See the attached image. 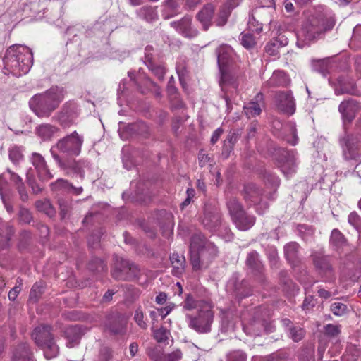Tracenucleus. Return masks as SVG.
Masks as SVG:
<instances>
[{
	"label": "nucleus",
	"mask_w": 361,
	"mask_h": 361,
	"mask_svg": "<svg viewBox=\"0 0 361 361\" xmlns=\"http://www.w3.org/2000/svg\"><path fill=\"white\" fill-rule=\"evenodd\" d=\"M84 137L75 130L59 139L51 147V154L52 157L58 166L66 174L77 173L82 177V167L85 165V161H75L70 158L63 159L56 152V150L69 156H78L81 152Z\"/></svg>",
	"instance_id": "1"
},
{
	"label": "nucleus",
	"mask_w": 361,
	"mask_h": 361,
	"mask_svg": "<svg viewBox=\"0 0 361 361\" xmlns=\"http://www.w3.org/2000/svg\"><path fill=\"white\" fill-rule=\"evenodd\" d=\"M190 263L195 271L207 269L218 255L216 245L201 233H195L190 241Z\"/></svg>",
	"instance_id": "2"
},
{
	"label": "nucleus",
	"mask_w": 361,
	"mask_h": 361,
	"mask_svg": "<svg viewBox=\"0 0 361 361\" xmlns=\"http://www.w3.org/2000/svg\"><path fill=\"white\" fill-rule=\"evenodd\" d=\"M64 98L63 90L52 87L42 94H35L30 101V106L39 118H49Z\"/></svg>",
	"instance_id": "3"
},
{
	"label": "nucleus",
	"mask_w": 361,
	"mask_h": 361,
	"mask_svg": "<svg viewBox=\"0 0 361 361\" xmlns=\"http://www.w3.org/2000/svg\"><path fill=\"white\" fill-rule=\"evenodd\" d=\"M335 25L334 18L324 14L310 16L302 25L300 37L306 42H310L322 37Z\"/></svg>",
	"instance_id": "4"
},
{
	"label": "nucleus",
	"mask_w": 361,
	"mask_h": 361,
	"mask_svg": "<svg viewBox=\"0 0 361 361\" xmlns=\"http://www.w3.org/2000/svg\"><path fill=\"white\" fill-rule=\"evenodd\" d=\"M4 62L13 71L25 74L33 64V54L26 46L13 45L7 49Z\"/></svg>",
	"instance_id": "5"
},
{
	"label": "nucleus",
	"mask_w": 361,
	"mask_h": 361,
	"mask_svg": "<svg viewBox=\"0 0 361 361\" xmlns=\"http://www.w3.org/2000/svg\"><path fill=\"white\" fill-rule=\"evenodd\" d=\"M51 330V327L49 325L42 324L37 326L32 334V339L36 345L44 350L47 359L54 358L59 353V347L55 343Z\"/></svg>",
	"instance_id": "6"
},
{
	"label": "nucleus",
	"mask_w": 361,
	"mask_h": 361,
	"mask_svg": "<svg viewBox=\"0 0 361 361\" xmlns=\"http://www.w3.org/2000/svg\"><path fill=\"white\" fill-rule=\"evenodd\" d=\"M212 303L199 310L196 314H186L188 326L199 334H207L212 330L214 314Z\"/></svg>",
	"instance_id": "7"
},
{
	"label": "nucleus",
	"mask_w": 361,
	"mask_h": 361,
	"mask_svg": "<svg viewBox=\"0 0 361 361\" xmlns=\"http://www.w3.org/2000/svg\"><path fill=\"white\" fill-rule=\"evenodd\" d=\"M340 144L345 160L361 162V137L345 135L340 140Z\"/></svg>",
	"instance_id": "8"
},
{
	"label": "nucleus",
	"mask_w": 361,
	"mask_h": 361,
	"mask_svg": "<svg viewBox=\"0 0 361 361\" xmlns=\"http://www.w3.org/2000/svg\"><path fill=\"white\" fill-rule=\"evenodd\" d=\"M218 64L221 73V77L220 80V85L222 86L224 84L231 85L233 88L238 87V83L229 73L224 71V67L226 66L231 57L233 49L229 46H221L218 50Z\"/></svg>",
	"instance_id": "9"
},
{
	"label": "nucleus",
	"mask_w": 361,
	"mask_h": 361,
	"mask_svg": "<svg viewBox=\"0 0 361 361\" xmlns=\"http://www.w3.org/2000/svg\"><path fill=\"white\" fill-rule=\"evenodd\" d=\"M279 157L276 158L278 161V166L281 172L287 178L295 173L297 169V158L293 152H288L284 149H278L276 150Z\"/></svg>",
	"instance_id": "10"
},
{
	"label": "nucleus",
	"mask_w": 361,
	"mask_h": 361,
	"mask_svg": "<svg viewBox=\"0 0 361 361\" xmlns=\"http://www.w3.org/2000/svg\"><path fill=\"white\" fill-rule=\"evenodd\" d=\"M138 274L136 265L122 258L117 259L115 268L111 272L116 280L129 281L135 279Z\"/></svg>",
	"instance_id": "11"
},
{
	"label": "nucleus",
	"mask_w": 361,
	"mask_h": 361,
	"mask_svg": "<svg viewBox=\"0 0 361 361\" xmlns=\"http://www.w3.org/2000/svg\"><path fill=\"white\" fill-rule=\"evenodd\" d=\"M274 102L279 111L288 115L295 113V99L290 91L276 92L274 97Z\"/></svg>",
	"instance_id": "12"
},
{
	"label": "nucleus",
	"mask_w": 361,
	"mask_h": 361,
	"mask_svg": "<svg viewBox=\"0 0 361 361\" xmlns=\"http://www.w3.org/2000/svg\"><path fill=\"white\" fill-rule=\"evenodd\" d=\"M78 115V107L76 104L66 102L61 110L54 116V118L63 128L69 127Z\"/></svg>",
	"instance_id": "13"
},
{
	"label": "nucleus",
	"mask_w": 361,
	"mask_h": 361,
	"mask_svg": "<svg viewBox=\"0 0 361 361\" xmlns=\"http://www.w3.org/2000/svg\"><path fill=\"white\" fill-rule=\"evenodd\" d=\"M201 221L206 229L216 232L221 225V215L218 209L206 206Z\"/></svg>",
	"instance_id": "14"
},
{
	"label": "nucleus",
	"mask_w": 361,
	"mask_h": 361,
	"mask_svg": "<svg viewBox=\"0 0 361 361\" xmlns=\"http://www.w3.org/2000/svg\"><path fill=\"white\" fill-rule=\"evenodd\" d=\"M171 26L176 29L181 35L188 38H193L198 35L199 31L192 24V18L185 16L178 21H173Z\"/></svg>",
	"instance_id": "15"
},
{
	"label": "nucleus",
	"mask_w": 361,
	"mask_h": 361,
	"mask_svg": "<svg viewBox=\"0 0 361 361\" xmlns=\"http://www.w3.org/2000/svg\"><path fill=\"white\" fill-rule=\"evenodd\" d=\"M29 159L35 167L40 180L47 181L53 178V175L49 171L44 158L40 154L32 152Z\"/></svg>",
	"instance_id": "16"
},
{
	"label": "nucleus",
	"mask_w": 361,
	"mask_h": 361,
	"mask_svg": "<svg viewBox=\"0 0 361 361\" xmlns=\"http://www.w3.org/2000/svg\"><path fill=\"white\" fill-rule=\"evenodd\" d=\"M360 109L358 102L353 99L343 101L338 106V111L343 123H351Z\"/></svg>",
	"instance_id": "17"
},
{
	"label": "nucleus",
	"mask_w": 361,
	"mask_h": 361,
	"mask_svg": "<svg viewBox=\"0 0 361 361\" xmlns=\"http://www.w3.org/2000/svg\"><path fill=\"white\" fill-rule=\"evenodd\" d=\"M312 261L319 274L328 279H334V271L327 257L319 253L312 255Z\"/></svg>",
	"instance_id": "18"
},
{
	"label": "nucleus",
	"mask_w": 361,
	"mask_h": 361,
	"mask_svg": "<svg viewBox=\"0 0 361 361\" xmlns=\"http://www.w3.org/2000/svg\"><path fill=\"white\" fill-rule=\"evenodd\" d=\"M11 361H36V359L28 343L22 342L12 350Z\"/></svg>",
	"instance_id": "19"
},
{
	"label": "nucleus",
	"mask_w": 361,
	"mask_h": 361,
	"mask_svg": "<svg viewBox=\"0 0 361 361\" xmlns=\"http://www.w3.org/2000/svg\"><path fill=\"white\" fill-rule=\"evenodd\" d=\"M214 14V7L212 4H206L196 15V18L201 24L202 28L207 31L211 27L212 20Z\"/></svg>",
	"instance_id": "20"
},
{
	"label": "nucleus",
	"mask_w": 361,
	"mask_h": 361,
	"mask_svg": "<svg viewBox=\"0 0 361 361\" xmlns=\"http://www.w3.org/2000/svg\"><path fill=\"white\" fill-rule=\"evenodd\" d=\"M246 264L251 269V271L259 276V280L264 281V266L259 259V254L256 251L248 253L246 259Z\"/></svg>",
	"instance_id": "21"
},
{
	"label": "nucleus",
	"mask_w": 361,
	"mask_h": 361,
	"mask_svg": "<svg viewBox=\"0 0 361 361\" xmlns=\"http://www.w3.org/2000/svg\"><path fill=\"white\" fill-rule=\"evenodd\" d=\"M264 104V95L259 92L253 99L246 104L243 110L247 118L259 116L262 112V106Z\"/></svg>",
	"instance_id": "22"
},
{
	"label": "nucleus",
	"mask_w": 361,
	"mask_h": 361,
	"mask_svg": "<svg viewBox=\"0 0 361 361\" xmlns=\"http://www.w3.org/2000/svg\"><path fill=\"white\" fill-rule=\"evenodd\" d=\"M237 5V3L234 0H229L222 5L215 20L216 25L219 27L225 25L231 15V11L235 8Z\"/></svg>",
	"instance_id": "23"
},
{
	"label": "nucleus",
	"mask_w": 361,
	"mask_h": 361,
	"mask_svg": "<svg viewBox=\"0 0 361 361\" xmlns=\"http://www.w3.org/2000/svg\"><path fill=\"white\" fill-rule=\"evenodd\" d=\"M59 131V128L50 123H42L35 128L37 135L44 141L51 140Z\"/></svg>",
	"instance_id": "24"
},
{
	"label": "nucleus",
	"mask_w": 361,
	"mask_h": 361,
	"mask_svg": "<svg viewBox=\"0 0 361 361\" xmlns=\"http://www.w3.org/2000/svg\"><path fill=\"white\" fill-rule=\"evenodd\" d=\"M299 249L300 245L295 242L288 243L283 247L286 259L294 266L300 262Z\"/></svg>",
	"instance_id": "25"
},
{
	"label": "nucleus",
	"mask_w": 361,
	"mask_h": 361,
	"mask_svg": "<svg viewBox=\"0 0 361 361\" xmlns=\"http://www.w3.org/2000/svg\"><path fill=\"white\" fill-rule=\"evenodd\" d=\"M290 79L282 71H275L271 78L266 82L269 87H284L289 84Z\"/></svg>",
	"instance_id": "26"
},
{
	"label": "nucleus",
	"mask_w": 361,
	"mask_h": 361,
	"mask_svg": "<svg viewBox=\"0 0 361 361\" xmlns=\"http://www.w3.org/2000/svg\"><path fill=\"white\" fill-rule=\"evenodd\" d=\"M126 319L121 314L111 315L109 317V322L106 324L109 329L114 334H120L125 329Z\"/></svg>",
	"instance_id": "27"
},
{
	"label": "nucleus",
	"mask_w": 361,
	"mask_h": 361,
	"mask_svg": "<svg viewBox=\"0 0 361 361\" xmlns=\"http://www.w3.org/2000/svg\"><path fill=\"white\" fill-rule=\"evenodd\" d=\"M288 39L283 36L272 39L265 47L266 52L270 56H277L279 54V49L287 45Z\"/></svg>",
	"instance_id": "28"
},
{
	"label": "nucleus",
	"mask_w": 361,
	"mask_h": 361,
	"mask_svg": "<svg viewBox=\"0 0 361 361\" xmlns=\"http://www.w3.org/2000/svg\"><path fill=\"white\" fill-rule=\"evenodd\" d=\"M182 0H165L162 16L165 19L170 18L180 12Z\"/></svg>",
	"instance_id": "29"
},
{
	"label": "nucleus",
	"mask_w": 361,
	"mask_h": 361,
	"mask_svg": "<svg viewBox=\"0 0 361 361\" xmlns=\"http://www.w3.org/2000/svg\"><path fill=\"white\" fill-rule=\"evenodd\" d=\"M211 302L205 300H195L191 294H187L182 305L185 310H199L204 308Z\"/></svg>",
	"instance_id": "30"
},
{
	"label": "nucleus",
	"mask_w": 361,
	"mask_h": 361,
	"mask_svg": "<svg viewBox=\"0 0 361 361\" xmlns=\"http://www.w3.org/2000/svg\"><path fill=\"white\" fill-rule=\"evenodd\" d=\"M236 227L241 231L250 229L255 222V218L253 216L248 215L243 212L237 217L233 219Z\"/></svg>",
	"instance_id": "31"
},
{
	"label": "nucleus",
	"mask_w": 361,
	"mask_h": 361,
	"mask_svg": "<svg viewBox=\"0 0 361 361\" xmlns=\"http://www.w3.org/2000/svg\"><path fill=\"white\" fill-rule=\"evenodd\" d=\"M66 335L69 340L67 346L71 348L73 347L75 343L78 342V340L82 336V330L80 326L78 325L70 326L66 330Z\"/></svg>",
	"instance_id": "32"
},
{
	"label": "nucleus",
	"mask_w": 361,
	"mask_h": 361,
	"mask_svg": "<svg viewBox=\"0 0 361 361\" xmlns=\"http://www.w3.org/2000/svg\"><path fill=\"white\" fill-rule=\"evenodd\" d=\"M229 285H233L236 295L240 298H246L252 294V290L247 281H243L240 284H237L235 280L231 279Z\"/></svg>",
	"instance_id": "33"
},
{
	"label": "nucleus",
	"mask_w": 361,
	"mask_h": 361,
	"mask_svg": "<svg viewBox=\"0 0 361 361\" xmlns=\"http://www.w3.org/2000/svg\"><path fill=\"white\" fill-rule=\"evenodd\" d=\"M137 15L148 22H152L158 18V14L155 8L152 6H143L137 11Z\"/></svg>",
	"instance_id": "34"
},
{
	"label": "nucleus",
	"mask_w": 361,
	"mask_h": 361,
	"mask_svg": "<svg viewBox=\"0 0 361 361\" xmlns=\"http://www.w3.org/2000/svg\"><path fill=\"white\" fill-rule=\"evenodd\" d=\"M171 262L173 265L172 273L173 275L181 274L184 269L185 258L183 256L179 255L178 253H173L170 257Z\"/></svg>",
	"instance_id": "35"
},
{
	"label": "nucleus",
	"mask_w": 361,
	"mask_h": 361,
	"mask_svg": "<svg viewBox=\"0 0 361 361\" xmlns=\"http://www.w3.org/2000/svg\"><path fill=\"white\" fill-rule=\"evenodd\" d=\"M8 157L14 165H18L23 159V147L18 145H13L8 149Z\"/></svg>",
	"instance_id": "36"
},
{
	"label": "nucleus",
	"mask_w": 361,
	"mask_h": 361,
	"mask_svg": "<svg viewBox=\"0 0 361 361\" xmlns=\"http://www.w3.org/2000/svg\"><path fill=\"white\" fill-rule=\"evenodd\" d=\"M182 352L179 349L169 353L156 355L152 357L154 361H179L182 358Z\"/></svg>",
	"instance_id": "37"
},
{
	"label": "nucleus",
	"mask_w": 361,
	"mask_h": 361,
	"mask_svg": "<svg viewBox=\"0 0 361 361\" xmlns=\"http://www.w3.org/2000/svg\"><path fill=\"white\" fill-rule=\"evenodd\" d=\"M227 208L232 219L244 212L242 205L235 197H231L228 200Z\"/></svg>",
	"instance_id": "38"
},
{
	"label": "nucleus",
	"mask_w": 361,
	"mask_h": 361,
	"mask_svg": "<svg viewBox=\"0 0 361 361\" xmlns=\"http://www.w3.org/2000/svg\"><path fill=\"white\" fill-rule=\"evenodd\" d=\"M145 63L148 68L159 80H164L166 73V68L164 66L156 64L150 59H147Z\"/></svg>",
	"instance_id": "39"
},
{
	"label": "nucleus",
	"mask_w": 361,
	"mask_h": 361,
	"mask_svg": "<svg viewBox=\"0 0 361 361\" xmlns=\"http://www.w3.org/2000/svg\"><path fill=\"white\" fill-rule=\"evenodd\" d=\"M38 211L44 212L47 216L52 217L56 214V210L49 200H38L35 203Z\"/></svg>",
	"instance_id": "40"
},
{
	"label": "nucleus",
	"mask_w": 361,
	"mask_h": 361,
	"mask_svg": "<svg viewBox=\"0 0 361 361\" xmlns=\"http://www.w3.org/2000/svg\"><path fill=\"white\" fill-rule=\"evenodd\" d=\"M50 187L52 191L59 192H68L70 188H72V184L67 180L59 178L55 182L50 184Z\"/></svg>",
	"instance_id": "41"
},
{
	"label": "nucleus",
	"mask_w": 361,
	"mask_h": 361,
	"mask_svg": "<svg viewBox=\"0 0 361 361\" xmlns=\"http://www.w3.org/2000/svg\"><path fill=\"white\" fill-rule=\"evenodd\" d=\"M330 68L329 61L328 59H319L312 62V68L314 71L326 76Z\"/></svg>",
	"instance_id": "42"
},
{
	"label": "nucleus",
	"mask_w": 361,
	"mask_h": 361,
	"mask_svg": "<svg viewBox=\"0 0 361 361\" xmlns=\"http://www.w3.org/2000/svg\"><path fill=\"white\" fill-rule=\"evenodd\" d=\"M170 336V331L163 326L153 331V337L159 343L168 344Z\"/></svg>",
	"instance_id": "43"
},
{
	"label": "nucleus",
	"mask_w": 361,
	"mask_h": 361,
	"mask_svg": "<svg viewBox=\"0 0 361 361\" xmlns=\"http://www.w3.org/2000/svg\"><path fill=\"white\" fill-rule=\"evenodd\" d=\"M330 243L336 248L341 247L345 244V237L338 229H334L331 231Z\"/></svg>",
	"instance_id": "44"
},
{
	"label": "nucleus",
	"mask_w": 361,
	"mask_h": 361,
	"mask_svg": "<svg viewBox=\"0 0 361 361\" xmlns=\"http://www.w3.org/2000/svg\"><path fill=\"white\" fill-rule=\"evenodd\" d=\"M245 192L246 195L245 198L247 200H249L254 204L258 202L259 197L261 195V191L259 188H256L255 185H251L247 186L245 188Z\"/></svg>",
	"instance_id": "45"
},
{
	"label": "nucleus",
	"mask_w": 361,
	"mask_h": 361,
	"mask_svg": "<svg viewBox=\"0 0 361 361\" xmlns=\"http://www.w3.org/2000/svg\"><path fill=\"white\" fill-rule=\"evenodd\" d=\"M287 334L288 337L294 342H299L304 338L305 331L302 328L294 326L288 328Z\"/></svg>",
	"instance_id": "46"
},
{
	"label": "nucleus",
	"mask_w": 361,
	"mask_h": 361,
	"mask_svg": "<svg viewBox=\"0 0 361 361\" xmlns=\"http://www.w3.org/2000/svg\"><path fill=\"white\" fill-rule=\"evenodd\" d=\"M145 85L146 86L145 89H143L140 85H137V89L140 91L141 93L145 94L147 91L150 90L154 91L157 97H160L161 92L159 87L151 79L146 78L145 80Z\"/></svg>",
	"instance_id": "47"
},
{
	"label": "nucleus",
	"mask_w": 361,
	"mask_h": 361,
	"mask_svg": "<svg viewBox=\"0 0 361 361\" xmlns=\"http://www.w3.org/2000/svg\"><path fill=\"white\" fill-rule=\"evenodd\" d=\"M314 358V349L312 347H305L298 353V361H312Z\"/></svg>",
	"instance_id": "48"
},
{
	"label": "nucleus",
	"mask_w": 361,
	"mask_h": 361,
	"mask_svg": "<svg viewBox=\"0 0 361 361\" xmlns=\"http://www.w3.org/2000/svg\"><path fill=\"white\" fill-rule=\"evenodd\" d=\"M324 334L330 338H336L341 332V326L338 324H328L324 327Z\"/></svg>",
	"instance_id": "49"
},
{
	"label": "nucleus",
	"mask_w": 361,
	"mask_h": 361,
	"mask_svg": "<svg viewBox=\"0 0 361 361\" xmlns=\"http://www.w3.org/2000/svg\"><path fill=\"white\" fill-rule=\"evenodd\" d=\"M330 310L334 315L339 317L345 314L348 311V306L340 302H333L331 305Z\"/></svg>",
	"instance_id": "50"
},
{
	"label": "nucleus",
	"mask_w": 361,
	"mask_h": 361,
	"mask_svg": "<svg viewBox=\"0 0 361 361\" xmlns=\"http://www.w3.org/2000/svg\"><path fill=\"white\" fill-rule=\"evenodd\" d=\"M89 269L92 271H104L107 269L104 262L98 257L93 258L89 263Z\"/></svg>",
	"instance_id": "51"
},
{
	"label": "nucleus",
	"mask_w": 361,
	"mask_h": 361,
	"mask_svg": "<svg viewBox=\"0 0 361 361\" xmlns=\"http://www.w3.org/2000/svg\"><path fill=\"white\" fill-rule=\"evenodd\" d=\"M43 293V286L41 283H35L30 292V300L36 302Z\"/></svg>",
	"instance_id": "52"
},
{
	"label": "nucleus",
	"mask_w": 361,
	"mask_h": 361,
	"mask_svg": "<svg viewBox=\"0 0 361 361\" xmlns=\"http://www.w3.org/2000/svg\"><path fill=\"white\" fill-rule=\"evenodd\" d=\"M6 233L4 235H0V245L2 248H4L8 246V242L10 241L11 236L14 233V229L12 226L6 225L5 226Z\"/></svg>",
	"instance_id": "53"
},
{
	"label": "nucleus",
	"mask_w": 361,
	"mask_h": 361,
	"mask_svg": "<svg viewBox=\"0 0 361 361\" xmlns=\"http://www.w3.org/2000/svg\"><path fill=\"white\" fill-rule=\"evenodd\" d=\"M241 44L246 49L253 48L256 44L255 37L250 33H241Z\"/></svg>",
	"instance_id": "54"
},
{
	"label": "nucleus",
	"mask_w": 361,
	"mask_h": 361,
	"mask_svg": "<svg viewBox=\"0 0 361 361\" xmlns=\"http://www.w3.org/2000/svg\"><path fill=\"white\" fill-rule=\"evenodd\" d=\"M19 221L22 224H30L32 221V215L30 211L25 207H20L18 212Z\"/></svg>",
	"instance_id": "55"
},
{
	"label": "nucleus",
	"mask_w": 361,
	"mask_h": 361,
	"mask_svg": "<svg viewBox=\"0 0 361 361\" xmlns=\"http://www.w3.org/2000/svg\"><path fill=\"white\" fill-rule=\"evenodd\" d=\"M336 94H355V88L353 83H350L348 85L340 84L339 87L335 89Z\"/></svg>",
	"instance_id": "56"
},
{
	"label": "nucleus",
	"mask_w": 361,
	"mask_h": 361,
	"mask_svg": "<svg viewBox=\"0 0 361 361\" xmlns=\"http://www.w3.org/2000/svg\"><path fill=\"white\" fill-rule=\"evenodd\" d=\"M27 183L32 188L34 193L38 194L42 190L43 187L39 185L34 178L32 177V169H30L27 173Z\"/></svg>",
	"instance_id": "57"
},
{
	"label": "nucleus",
	"mask_w": 361,
	"mask_h": 361,
	"mask_svg": "<svg viewBox=\"0 0 361 361\" xmlns=\"http://www.w3.org/2000/svg\"><path fill=\"white\" fill-rule=\"evenodd\" d=\"M264 178L266 184L269 185L272 188H277L280 185V179L271 173H265Z\"/></svg>",
	"instance_id": "58"
},
{
	"label": "nucleus",
	"mask_w": 361,
	"mask_h": 361,
	"mask_svg": "<svg viewBox=\"0 0 361 361\" xmlns=\"http://www.w3.org/2000/svg\"><path fill=\"white\" fill-rule=\"evenodd\" d=\"M134 320L141 329H146L147 328V324L144 321V313L140 307L135 310Z\"/></svg>",
	"instance_id": "59"
},
{
	"label": "nucleus",
	"mask_w": 361,
	"mask_h": 361,
	"mask_svg": "<svg viewBox=\"0 0 361 361\" xmlns=\"http://www.w3.org/2000/svg\"><path fill=\"white\" fill-rule=\"evenodd\" d=\"M247 356L241 350H235L227 355V361H246Z\"/></svg>",
	"instance_id": "60"
},
{
	"label": "nucleus",
	"mask_w": 361,
	"mask_h": 361,
	"mask_svg": "<svg viewBox=\"0 0 361 361\" xmlns=\"http://www.w3.org/2000/svg\"><path fill=\"white\" fill-rule=\"evenodd\" d=\"M248 29L250 31L255 32L259 33L262 30V24L259 23L253 16L249 17V20L247 23Z\"/></svg>",
	"instance_id": "61"
},
{
	"label": "nucleus",
	"mask_w": 361,
	"mask_h": 361,
	"mask_svg": "<svg viewBox=\"0 0 361 361\" xmlns=\"http://www.w3.org/2000/svg\"><path fill=\"white\" fill-rule=\"evenodd\" d=\"M239 138V134L235 132H230L227 135L224 143L227 144L230 147V151H232L233 145L238 141Z\"/></svg>",
	"instance_id": "62"
},
{
	"label": "nucleus",
	"mask_w": 361,
	"mask_h": 361,
	"mask_svg": "<svg viewBox=\"0 0 361 361\" xmlns=\"http://www.w3.org/2000/svg\"><path fill=\"white\" fill-rule=\"evenodd\" d=\"M316 303H317V300L313 296H312V295L307 296V297H305V298L303 301V303L302 305V308L305 311L310 310V309H312V307H314L315 306Z\"/></svg>",
	"instance_id": "63"
},
{
	"label": "nucleus",
	"mask_w": 361,
	"mask_h": 361,
	"mask_svg": "<svg viewBox=\"0 0 361 361\" xmlns=\"http://www.w3.org/2000/svg\"><path fill=\"white\" fill-rule=\"evenodd\" d=\"M112 351L108 348H103L100 350L99 361H112Z\"/></svg>",
	"instance_id": "64"
}]
</instances>
